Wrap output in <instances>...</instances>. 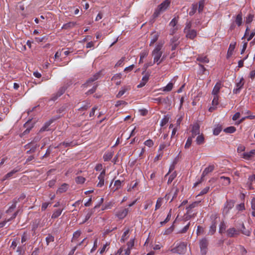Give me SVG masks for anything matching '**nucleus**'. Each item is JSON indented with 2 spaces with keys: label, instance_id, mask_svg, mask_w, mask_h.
Here are the masks:
<instances>
[{
  "label": "nucleus",
  "instance_id": "c03bdc74",
  "mask_svg": "<svg viewBox=\"0 0 255 255\" xmlns=\"http://www.w3.org/2000/svg\"><path fill=\"white\" fill-rule=\"evenodd\" d=\"M98 86V84L97 83H94V85L93 87H92V88L89 90L86 94L87 95H89V94H92L94 93L96 91Z\"/></svg>",
  "mask_w": 255,
  "mask_h": 255
},
{
  "label": "nucleus",
  "instance_id": "5701e85b",
  "mask_svg": "<svg viewBox=\"0 0 255 255\" xmlns=\"http://www.w3.org/2000/svg\"><path fill=\"white\" fill-rule=\"evenodd\" d=\"M227 235L229 237H233L235 235H239V231L235 228H231L227 230Z\"/></svg>",
  "mask_w": 255,
  "mask_h": 255
},
{
  "label": "nucleus",
  "instance_id": "dca6fc26",
  "mask_svg": "<svg viewBox=\"0 0 255 255\" xmlns=\"http://www.w3.org/2000/svg\"><path fill=\"white\" fill-rule=\"evenodd\" d=\"M236 45V42H231L229 45V47L228 48L227 53V58L229 59L233 54L234 51L235 50V47Z\"/></svg>",
  "mask_w": 255,
  "mask_h": 255
},
{
  "label": "nucleus",
  "instance_id": "bb28decb",
  "mask_svg": "<svg viewBox=\"0 0 255 255\" xmlns=\"http://www.w3.org/2000/svg\"><path fill=\"white\" fill-rule=\"evenodd\" d=\"M18 199L16 198H14L12 200V205L9 207V208L6 211V213L12 212L13 210L15 208L16 204L18 202Z\"/></svg>",
  "mask_w": 255,
  "mask_h": 255
},
{
  "label": "nucleus",
  "instance_id": "13d9d810",
  "mask_svg": "<svg viewBox=\"0 0 255 255\" xmlns=\"http://www.w3.org/2000/svg\"><path fill=\"white\" fill-rule=\"evenodd\" d=\"M126 58L125 57H123L120 59L116 64V67H121L124 64V63L125 61Z\"/></svg>",
  "mask_w": 255,
  "mask_h": 255
},
{
  "label": "nucleus",
  "instance_id": "e2e57ef3",
  "mask_svg": "<svg viewBox=\"0 0 255 255\" xmlns=\"http://www.w3.org/2000/svg\"><path fill=\"white\" fill-rule=\"evenodd\" d=\"M144 144L149 147H150L153 145L154 142L152 140L149 139L144 141Z\"/></svg>",
  "mask_w": 255,
  "mask_h": 255
},
{
  "label": "nucleus",
  "instance_id": "0eeeda50",
  "mask_svg": "<svg viewBox=\"0 0 255 255\" xmlns=\"http://www.w3.org/2000/svg\"><path fill=\"white\" fill-rule=\"evenodd\" d=\"M100 72L96 73L93 76L90 77L84 84H83L82 87L84 88H87L88 87L91 86L92 83L100 78Z\"/></svg>",
  "mask_w": 255,
  "mask_h": 255
},
{
  "label": "nucleus",
  "instance_id": "7ed1b4c3",
  "mask_svg": "<svg viewBox=\"0 0 255 255\" xmlns=\"http://www.w3.org/2000/svg\"><path fill=\"white\" fill-rule=\"evenodd\" d=\"M170 1L169 0H165L159 4L158 7L155 10L152 16L154 18L157 17L160 13L165 11L169 6Z\"/></svg>",
  "mask_w": 255,
  "mask_h": 255
},
{
  "label": "nucleus",
  "instance_id": "a211bd4d",
  "mask_svg": "<svg viewBox=\"0 0 255 255\" xmlns=\"http://www.w3.org/2000/svg\"><path fill=\"white\" fill-rule=\"evenodd\" d=\"M215 169V166L213 165H210L206 167L203 171L201 179H203L205 176L208 175L209 173L212 172Z\"/></svg>",
  "mask_w": 255,
  "mask_h": 255
},
{
  "label": "nucleus",
  "instance_id": "9b49d317",
  "mask_svg": "<svg viewBox=\"0 0 255 255\" xmlns=\"http://www.w3.org/2000/svg\"><path fill=\"white\" fill-rule=\"evenodd\" d=\"M235 19L234 22L238 26H241L243 23V14L239 12L236 16H234Z\"/></svg>",
  "mask_w": 255,
  "mask_h": 255
},
{
  "label": "nucleus",
  "instance_id": "393cba45",
  "mask_svg": "<svg viewBox=\"0 0 255 255\" xmlns=\"http://www.w3.org/2000/svg\"><path fill=\"white\" fill-rule=\"evenodd\" d=\"M173 88V83L172 82H169L166 86L163 87L159 89V91H162L163 92H170L171 91Z\"/></svg>",
  "mask_w": 255,
  "mask_h": 255
},
{
  "label": "nucleus",
  "instance_id": "7c9ffc66",
  "mask_svg": "<svg viewBox=\"0 0 255 255\" xmlns=\"http://www.w3.org/2000/svg\"><path fill=\"white\" fill-rule=\"evenodd\" d=\"M129 87L122 88L116 95L117 98H121L128 90H129Z\"/></svg>",
  "mask_w": 255,
  "mask_h": 255
},
{
  "label": "nucleus",
  "instance_id": "412c9836",
  "mask_svg": "<svg viewBox=\"0 0 255 255\" xmlns=\"http://www.w3.org/2000/svg\"><path fill=\"white\" fill-rule=\"evenodd\" d=\"M149 75L146 73L145 75H144L140 81V83L137 86L138 88H141L143 87L146 83L148 82L149 80Z\"/></svg>",
  "mask_w": 255,
  "mask_h": 255
},
{
  "label": "nucleus",
  "instance_id": "864d4df0",
  "mask_svg": "<svg viewBox=\"0 0 255 255\" xmlns=\"http://www.w3.org/2000/svg\"><path fill=\"white\" fill-rule=\"evenodd\" d=\"M170 145V143H162L159 145L158 152H162L163 149Z\"/></svg>",
  "mask_w": 255,
  "mask_h": 255
},
{
  "label": "nucleus",
  "instance_id": "680f3d73",
  "mask_svg": "<svg viewBox=\"0 0 255 255\" xmlns=\"http://www.w3.org/2000/svg\"><path fill=\"white\" fill-rule=\"evenodd\" d=\"M178 22V20L176 18H173L171 21L169 23V26L171 27H177L176 26L177 23Z\"/></svg>",
  "mask_w": 255,
  "mask_h": 255
},
{
  "label": "nucleus",
  "instance_id": "8fccbe9b",
  "mask_svg": "<svg viewBox=\"0 0 255 255\" xmlns=\"http://www.w3.org/2000/svg\"><path fill=\"white\" fill-rule=\"evenodd\" d=\"M123 181H121L120 180H116L114 183V186H115V188L114 189V191H116L120 189L122 186V183Z\"/></svg>",
  "mask_w": 255,
  "mask_h": 255
},
{
  "label": "nucleus",
  "instance_id": "774afa93",
  "mask_svg": "<svg viewBox=\"0 0 255 255\" xmlns=\"http://www.w3.org/2000/svg\"><path fill=\"white\" fill-rule=\"evenodd\" d=\"M248 182L250 183V184H252L254 182L255 183V174H253L249 177Z\"/></svg>",
  "mask_w": 255,
  "mask_h": 255
},
{
  "label": "nucleus",
  "instance_id": "de8ad7c7",
  "mask_svg": "<svg viewBox=\"0 0 255 255\" xmlns=\"http://www.w3.org/2000/svg\"><path fill=\"white\" fill-rule=\"evenodd\" d=\"M226 229V226L224 222H221L220 224L219 232L222 234L225 232Z\"/></svg>",
  "mask_w": 255,
  "mask_h": 255
},
{
  "label": "nucleus",
  "instance_id": "09e8293b",
  "mask_svg": "<svg viewBox=\"0 0 255 255\" xmlns=\"http://www.w3.org/2000/svg\"><path fill=\"white\" fill-rule=\"evenodd\" d=\"M222 129L221 126H217L213 130V134L215 135H218L221 132Z\"/></svg>",
  "mask_w": 255,
  "mask_h": 255
},
{
  "label": "nucleus",
  "instance_id": "bf43d9fd",
  "mask_svg": "<svg viewBox=\"0 0 255 255\" xmlns=\"http://www.w3.org/2000/svg\"><path fill=\"white\" fill-rule=\"evenodd\" d=\"M210 190V186H207L203 189H202L201 192L198 194V196H202L204 194H207Z\"/></svg>",
  "mask_w": 255,
  "mask_h": 255
},
{
  "label": "nucleus",
  "instance_id": "f257e3e1",
  "mask_svg": "<svg viewBox=\"0 0 255 255\" xmlns=\"http://www.w3.org/2000/svg\"><path fill=\"white\" fill-rule=\"evenodd\" d=\"M163 44V42H158L151 52V55L153 58L154 63H156L157 65L160 64L164 59V56H163L162 57L163 54L162 49Z\"/></svg>",
  "mask_w": 255,
  "mask_h": 255
},
{
  "label": "nucleus",
  "instance_id": "49530a36",
  "mask_svg": "<svg viewBox=\"0 0 255 255\" xmlns=\"http://www.w3.org/2000/svg\"><path fill=\"white\" fill-rule=\"evenodd\" d=\"M46 244L48 246L50 243L53 242L54 241V237L51 234H48L45 239Z\"/></svg>",
  "mask_w": 255,
  "mask_h": 255
},
{
  "label": "nucleus",
  "instance_id": "a19ab883",
  "mask_svg": "<svg viewBox=\"0 0 255 255\" xmlns=\"http://www.w3.org/2000/svg\"><path fill=\"white\" fill-rule=\"evenodd\" d=\"M171 210H170L169 211L166 219L163 221L160 222V224L161 226H163V225L165 224L168 222H169L171 219Z\"/></svg>",
  "mask_w": 255,
  "mask_h": 255
},
{
  "label": "nucleus",
  "instance_id": "58836bf2",
  "mask_svg": "<svg viewBox=\"0 0 255 255\" xmlns=\"http://www.w3.org/2000/svg\"><path fill=\"white\" fill-rule=\"evenodd\" d=\"M238 251L239 252V253L241 255H245L247 252L246 249L242 246H239V247L237 248Z\"/></svg>",
  "mask_w": 255,
  "mask_h": 255
},
{
  "label": "nucleus",
  "instance_id": "20e7f679",
  "mask_svg": "<svg viewBox=\"0 0 255 255\" xmlns=\"http://www.w3.org/2000/svg\"><path fill=\"white\" fill-rule=\"evenodd\" d=\"M187 244L184 242H181L176 244L175 246L170 250L172 253L183 254L186 251Z\"/></svg>",
  "mask_w": 255,
  "mask_h": 255
},
{
  "label": "nucleus",
  "instance_id": "338daca9",
  "mask_svg": "<svg viewBox=\"0 0 255 255\" xmlns=\"http://www.w3.org/2000/svg\"><path fill=\"white\" fill-rule=\"evenodd\" d=\"M148 52L147 50H142L140 53V59L144 58L148 55Z\"/></svg>",
  "mask_w": 255,
  "mask_h": 255
},
{
  "label": "nucleus",
  "instance_id": "72a5a7b5",
  "mask_svg": "<svg viewBox=\"0 0 255 255\" xmlns=\"http://www.w3.org/2000/svg\"><path fill=\"white\" fill-rule=\"evenodd\" d=\"M62 211H63V209H57V210H56L55 211H54L51 216V218L52 219H56L57 218H58V217H59L62 212Z\"/></svg>",
  "mask_w": 255,
  "mask_h": 255
},
{
  "label": "nucleus",
  "instance_id": "6e6552de",
  "mask_svg": "<svg viewBox=\"0 0 255 255\" xmlns=\"http://www.w3.org/2000/svg\"><path fill=\"white\" fill-rule=\"evenodd\" d=\"M208 245V240L204 238L202 239L200 241V248L201 250V253L203 255H204L206 254L207 251V247Z\"/></svg>",
  "mask_w": 255,
  "mask_h": 255
},
{
  "label": "nucleus",
  "instance_id": "473e14b6",
  "mask_svg": "<svg viewBox=\"0 0 255 255\" xmlns=\"http://www.w3.org/2000/svg\"><path fill=\"white\" fill-rule=\"evenodd\" d=\"M93 213L94 210L93 209H88L87 210V213L85 216V220L83 221V223H84L86 222H87L91 218Z\"/></svg>",
  "mask_w": 255,
  "mask_h": 255
},
{
  "label": "nucleus",
  "instance_id": "423d86ee",
  "mask_svg": "<svg viewBox=\"0 0 255 255\" xmlns=\"http://www.w3.org/2000/svg\"><path fill=\"white\" fill-rule=\"evenodd\" d=\"M129 212L128 208L122 207L115 214V216L120 220L124 219Z\"/></svg>",
  "mask_w": 255,
  "mask_h": 255
},
{
  "label": "nucleus",
  "instance_id": "ddd939ff",
  "mask_svg": "<svg viewBox=\"0 0 255 255\" xmlns=\"http://www.w3.org/2000/svg\"><path fill=\"white\" fill-rule=\"evenodd\" d=\"M223 86L222 82L221 81L218 82L214 86L212 92V95H219V93L221 89Z\"/></svg>",
  "mask_w": 255,
  "mask_h": 255
},
{
  "label": "nucleus",
  "instance_id": "2eb2a0df",
  "mask_svg": "<svg viewBox=\"0 0 255 255\" xmlns=\"http://www.w3.org/2000/svg\"><path fill=\"white\" fill-rule=\"evenodd\" d=\"M159 35L160 33L158 32L153 31V32H152L150 36L151 39L149 43L150 46H152L154 44V43L158 40Z\"/></svg>",
  "mask_w": 255,
  "mask_h": 255
},
{
  "label": "nucleus",
  "instance_id": "c85d7f7f",
  "mask_svg": "<svg viewBox=\"0 0 255 255\" xmlns=\"http://www.w3.org/2000/svg\"><path fill=\"white\" fill-rule=\"evenodd\" d=\"M113 156V153L111 151H108L106 152L104 156H103V159L105 161H108L111 159V158Z\"/></svg>",
  "mask_w": 255,
  "mask_h": 255
},
{
  "label": "nucleus",
  "instance_id": "b1692460",
  "mask_svg": "<svg viewBox=\"0 0 255 255\" xmlns=\"http://www.w3.org/2000/svg\"><path fill=\"white\" fill-rule=\"evenodd\" d=\"M122 78V74L117 73L114 75L112 78V81L116 82L117 85H119L121 83V79Z\"/></svg>",
  "mask_w": 255,
  "mask_h": 255
},
{
  "label": "nucleus",
  "instance_id": "052dcab7",
  "mask_svg": "<svg viewBox=\"0 0 255 255\" xmlns=\"http://www.w3.org/2000/svg\"><path fill=\"white\" fill-rule=\"evenodd\" d=\"M179 36H173L170 40V44H179V42L178 41L179 39Z\"/></svg>",
  "mask_w": 255,
  "mask_h": 255
},
{
  "label": "nucleus",
  "instance_id": "cd10ccee",
  "mask_svg": "<svg viewBox=\"0 0 255 255\" xmlns=\"http://www.w3.org/2000/svg\"><path fill=\"white\" fill-rule=\"evenodd\" d=\"M129 232V229H128L123 233L122 238L121 239V242L125 243V241L128 238V234Z\"/></svg>",
  "mask_w": 255,
  "mask_h": 255
},
{
  "label": "nucleus",
  "instance_id": "0e129e2a",
  "mask_svg": "<svg viewBox=\"0 0 255 255\" xmlns=\"http://www.w3.org/2000/svg\"><path fill=\"white\" fill-rule=\"evenodd\" d=\"M29 237L26 232H24L21 237V243L23 244L28 239Z\"/></svg>",
  "mask_w": 255,
  "mask_h": 255
},
{
  "label": "nucleus",
  "instance_id": "6e6d98bb",
  "mask_svg": "<svg viewBox=\"0 0 255 255\" xmlns=\"http://www.w3.org/2000/svg\"><path fill=\"white\" fill-rule=\"evenodd\" d=\"M251 208L253 210L252 215L253 217H255V198H254L251 201Z\"/></svg>",
  "mask_w": 255,
  "mask_h": 255
},
{
  "label": "nucleus",
  "instance_id": "a878e982",
  "mask_svg": "<svg viewBox=\"0 0 255 255\" xmlns=\"http://www.w3.org/2000/svg\"><path fill=\"white\" fill-rule=\"evenodd\" d=\"M76 24V23L75 22H69L68 23H66L62 27V29H71L75 26V25Z\"/></svg>",
  "mask_w": 255,
  "mask_h": 255
},
{
  "label": "nucleus",
  "instance_id": "69168bd1",
  "mask_svg": "<svg viewBox=\"0 0 255 255\" xmlns=\"http://www.w3.org/2000/svg\"><path fill=\"white\" fill-rule=\"evenodd\" d=\"M134 244V239H131L129 242L127 243L128 248L132 249Z\"/></svg>",
  "mask_w": 255,
  "mask_h": 255
},
{
  "label": "nucleus",
  "instance_id": "4468645a",
  "mask_svg": "<svg viewBox=\"0 0 255 255\" xmlns=\"http://www.w3.org/2000/svg\"><path fill=\"white\" fill-rule=\"evenodd\" d=\"M106 174V171L105 169H104L100 173V174L99 175L98 179H99V181L98 183L97 184V186L99 187H102L104 185V179L105 176Z\"/></svg>",
  "mask_w": 255,
  "mask_h": 255
},
{
  "label": "nucleus",
  "instance_id": "aec40b11",
  "mask_svg": "<svg viewBox=\"0 0 255 255\" xmlns=\"http://www.w3.org/2000/svg\"><path fill=\"white\" fill-rule=\"evenodd\" d=\"M20 170V168L18 167H15L13 170H12L9 172L7 173L6 174L4 175L3 177V180H5L11 177L13 175L16 173V172L19 171Z\"/></svg>",
  "mask_w": 255,
  "mask_h": 255
},
{
  "label": "nucleus",
  "instance_id": "f03ea898",
  "mask_svg": "<svg viewBox=\"0 0 255 255\" xmlns=\"http://www.w3.org/2000/svg\"><path fill=\"white\" fill-rule=\"evenodd\" d=\"M191 21H187L185 27L184 29V32L186 34V37L190 39H193L197 36V31L195 29H191Z\"/></svg>",
  "mask_w": 255,
  "mask_h": 255
},
{
  "label": "nucleus",
  "instance_id": "4d7b16f0",
  "mask_svg": "<svg viewBox=\"0 0 255 255\" xmlns=\"http://www.w3.org/2000/svg\"><path fill=\"white\" fill-rule=\"evenodd\" d=\"M153 202L151 200H147L145 202L144 205V209L147 210L148 208H150L152 205Z\"/></svg>",
  "mask_w": 255,
  "mask_h": 255
},
{
  "label": "nucleus",
  "instance_id": "39448f33",
  "mask_svg": "<svg viewBox=\"0 0 255 255\" xmlns=\"http://www.w3.org/2000/svg\"><path fill=\"white\" fill-rule=\"evenodd\" d=\"M234 202L232 200H227L224 204V207L222 209V214L224 216L227 215L230 211L234 207Z\"/></svg>",
  "mask_w": 255,
  "mask_h": 255
},
{
  "label": "nucleus",
  "instance_id": "ea45409f",
  "mask_svg": "<svg viewBox=\"0 0 255 255\" xmlns=\"http://www.w3.org/2000/svg\"><path fill=\"white\" fill-rule=\"evenodd\" d=\"M236 128L235 127L231 126L228 127L224 129V131L226 133H232L235 132Z\"/></svg>",
  "mask_w": 255,
  "mask_h": 255
},
{
  "label": "nucleus",
  "instance_id": "3c124183",
  "mask_svg": "<svg viewBox=\"0 0 255 255\" xmlns=\"http://www.w3.org/2000/svg\"><path fill=\"white\" fill-rule=\"evenodd\" d=\"M80 235L81 232L80 231L78 230L75 232L73 234L72 242H75L80 236Z\"/></svg>",
  "mask_w": 255,
  "mask_h": 255
},
{
  "label": "nucleus",
  "instance_id": "e433bc0d",
  "mask_svg": "<svg viewBox=\"0 0 255 255\" xmlns=\"http://www.w3.org/2000/svg\"><path fill=\"white\" fill-rule=\"evenodd\" d=\"M216 230V223L215 221L212 222V225L210 227L209 233L211 235H213Z\"/></svg>",
  "mask_w": 255,
  "mask_h": 255
},
{
  "label": "nucleus",
  "instance_id": "4c0bfd02",
  "mask_svg": "<svg viewBox=\"0 0 255 255\" xmlns=\"http://www.w3.org/2000/svg\"><path fill=\"white\" fill-rule=\"evenodd\" d=\"M52 121H51L46 122L44 124V125L41 128L40 131L42 132V131H44L46 130H48L49 129L48 128L49 127V126L52 124Z\"/></svg>",
  "mask_w": 255,
  "mask_h": 255
},
{
  "label": "nucleus",
  "instance_id": "f704fd0d",
  "mask_svg": "<svg viewBox=\"0 0 255 255\" xmlns=\"http://www.w3.org/2000/svg\"><path fill=\"white\" fill-rule=\"evenodd\" d=\"M30 124V122H27L24 125V127L26 128V129L23 132V134L25 135L29 132L30 130L32 128V126H30L29 125Z\"/></svg>",
  "mask_w": 255,
  "mask_h": 255
},
{
  "label": "nucleus",
  "instance_id": "1a4fd4ad",
  "mask_svg": "<svg viewBox=\"0 0 255 255\" xmlns=\"http://www.w3.org/2000/svg\"><path fill=\"white\" fill-rule=\"evenodd\" d=\"M191 132L190 136L193 138L200 134V126L198 123H196L192 125Z\"/></svg>",
  "mask_w": 255,
  "mask_h": 255
},
{
  "label": "nucleus",
  "instance_id": "a18cd8bd",
  "mask_svg": "<svg viewBox=\"0 0 255 255\" xmlns=\"http://www.w3.org/2000/svg\"><path fill=\"white\" fill-rule=\"evenodd\" d=\"M254 17V14H253L252 13H249L246 17V23L247 24H249L251 23L253 20Z\"/></svg>",
  "mask_w": 255,
  "mask_h": 255
},
{
  "label": "nucleus",
  "instance_id": "9d476101",
  "mask_svg": "<svg viewBox=\"0 0 255 255\" xmlns=\"http://www.w3.org/2000/svg\"><path fill=\"white\" fill-rule=\"evenodd\" d=\"M66 89V88L65 87H62L60 88L57 93L52 95L51 98V100L53 101L56 100L59 97H60L65 93Z\"/></svg>",
  "mask_w": 255,
  "mask_h": 255
},
{
  "label": "nucleus",
  "instance_id": "603ef678",
  "mask_svg": "<svg viewBox=\"0 0 255 255\" xmlns=\"http://www.w3.org/2000/svg\"><path fill=\"white\" fill-rule=\"evenodd\" d=\"M85 180L86 179L82 176H78L75 178V181L77 184H83Z\"/></svg>",
  "mask_w": 255,
  "mask_h": 255
},
{
  "label": "nucleus",
  "instance_id": "4be33fe9",
  "mask_svg": "<svg viewBox=\"0 0 255 255\" xmlns=\"http://www.w3.org/2000/svg\"><path fill=\"white\" fill-rule=\"evenodd\" d=\"M197 145H202L205 142V139L203 133H201L197 135L195 140Z\"/></svg>",
  "mask_w": 255,
  "mask_h": 255
},
{
  "label": "nucleus",
  "instance_id": "37998d69",
  "mask_svg": "<svg viewBox=\"0 0 255 255\" xmlns=\"http://www.w3.org/2000/svg\"><path fill=\"white\" fill-rule=\"evenodd\" d=\"M193 138L191 137V136H189L188 137L187 141L186 142V143L185 144V146H184L185 148L188 149L191 146L192 143Z\"/></svg>",
  "mask_w": 255,
  "mask_h": 255
},
{
  "label": "nucleus",
  "instance_id": "f3484780",
  "mask_svg": "<svg viewBox=\"0 0 255 255\" xmlns=\"http://www.w3.org/2000/svg\"><path fill=\"white\" fill-rule=\"evenodd\" d=\"M255 155V149H253L249 152H244L242 154V158L246 160H250Z\"/></svg>",
  "mask_w": 255,
  "mask_h": 255
},
{
  "label": "nucleus",
  "instance_id": "c9c22d12",
  "mask_svg": "<svg viewBox=\"0 0 255 255\" xmlns=\"http://www.w3.org/2000/svg\"><path fill=\"white\" fill-rule=\"evenodd\" d=\"M163 199L162 198H159L157 199L155 205V210L159 209L163 204Z\"/></svg>",
  "mask_w": 255,
  "mask_h": 255
},
{
  "label": "nucleus",
  "instance_id": "79ce46f5",
  "mask_svg": "<svg viewBox=\"0 0 255 255\" xmlns=\"http://www.w3.org/2000/svg\"><path fill=\"white\" fill-rule=\"evenodd\" d=\"M177 176V173L176 171H174L172 173L169 177L168 180L167 181V184H170L173 181V180L175 179V178Z\"/></svg>",
  "mask_w": 255,
  "mask_h": 255
},
{
  "label": "nucleus",
  "instance_id": "f8f14e48",
  "mask_svg": "<svg viewBox=\"0 0 255 255\" xmlns=\"http://www.w3.org/2000/svg\"><path fill=\"white\" fill-rule=\"evenodd\" d=\"M244 85V79L242 77L240 79L239 82H237L236 85V88L234 89L233 92L235 94L240 93L241 89L243 88Z\"/></svg>",
  "mask_w": 255,
  "mask_h": 255
},
{
  "label": "nucleus",
  "instance_id": "c756f323",
  "mask_svg": "<svg viewBox=\"0 0 255 255\" xmlns=\"http://www.w3.org/2000/svg\"><path fill=\"white\" fill-rule=\"evenodd\" d=\"M197 60L201 63H207L209 62V59L206 56L200 55L197 58Z\"/></svg>",
  "mask_w": 255,
  "mask_h": 255
},
{
  "label": "nucleus",
  "instance_id": "5fc2aeb1",
  "mask_svg": "<svg viewBox=\"0 0 255 255\" xmlns=\"http://www.w3.org/2000/svg\"><path fill=\"white\" fill-rule=\"evenodd\" d=\"M213 95V99L212 101V105L214 106H216L219 104V95Z\"/></svg>",
  "mask_w": 255,
  "mask_h": 255
},
{
  "label": "nucleus",
  "instance_id": "6ab92c4d",
  "mask_svg": "<svg viewBox=\"0 0 255 255\" xmlns=\"http://www.w3.org/2000/svg\"><path fill=\"white\" fill-rule=\"evenodd\" d=\"M69 187V184L67 183H63L57 190V194H61L64 193L67 191Z\"/></svg>",
  "mask_w": 255,
  "mask_h": 255
},
{
  "label": "nucleus",
  "instance_id": "2f4dec72",
  "mask_svg": "<svg viewBox=\"0 0 255 255\" xmlns=\"http://www.w3.org/2000/svg\"><path fill=\"white\" fill-rule=\"evenodd\" d=\"M61 145H63L65 147H72L75 145V143L73 141L71 142H66L64 141L63 142L60 143L57 147H60Z\"/></svg>",
  "mask_w": 255,
  "mask_h": 255
}]
</instances>
